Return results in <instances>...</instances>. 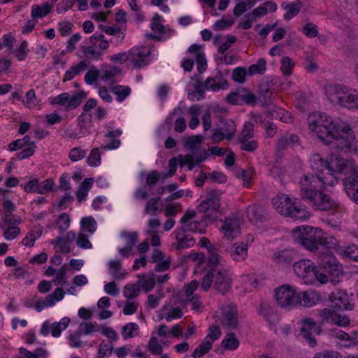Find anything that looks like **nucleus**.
Instances as JSON below:
<instances>
[{"label": "nucleus", "mask_w": 358, "mask_h": 358, "mask_svg": "<svg viewBox=\"0 0 358 358\" xmlns=\"http://www.w3.org/2000/svg\"><path fill=\"white\" fill-rule=\"evenodd\" d=\"M311 169L317 174L304 175L299 181L300 195L316 210H335L336 220L329 217L327 222L330 227L336 229L341 222L342 208L317 187H332L338 182L341 174L347 176L343 179L344 189L348 196L358 204V166L352 161H346L337 155L331 154L327 159L320 155H313L309 160Z\"/></svg>", "instance_id": "nucleus-1"}, {"label": "nucleus", "mask_w": 358, "mask_h": 358, "mask_svg": "<svg viewBox=\"0 0 358 358\" xmlns=\"http://www.w3.org/2000/svg\"><path fill=\"white\" fill-rule=\"evenodd\" d=\"M308 129L325 144L334 142L336 149L345 154L358 153V141L346 122L335 120L322 113H313L307 118Z\"/></svg>", "instance_id": "nucleus-2"}, {"label": "nucleus", "mask_w": 358, "mask_h": 358, "mask_svg": "<svg viewBox=\"0 0 358 358\" xmlns=\"http://www.w3.org/2000/svg\"><path fill=\"white\" fill-rule=\"evenodd\" d=\"M293 271L306 285H313L316 282L322 285L329 282L337 284L343 275V266L334 257H328L319 267L310 259L297 261L293 264Z\"/></svg>", "instance_id": "nucleus-3"}, {"label": "nucleus", "mask_w": 358, "mask_h": 358, "mask_svg": "<svg viewBox=\"0 0 358 358\" xmlns=\"http://www.w3.org/2000/svg\"><path fill=\"white\" fill-rule=\"evenodd\" d=\"M324 94L334 106L352 111H358V90L343 84L326 86Z\"/></svg>", "instance_id": "nucleus-4"}, {"label": "nucleus", "mask_w": 358, "mask_h": 358, "mask_svg": "<svg viewBox=\"0 0 358 358\" xmlns=\"http://www.w3.org/2000/svg\"><path fill=\"white\" fill-rule=\"evenodd\" d=\"M273 208L281 215L296 220H306L310 217L307 207L294 196L279 193L271 201Z\"/></svg>", "instance_id": "nucleus-5"}, {"label": "nucleus", "mask_w": 358, "mask_h": 358, "mask_svg": "<svg viewBox=\"0 0 358 358\" xmlns=\"http://www.w3.org/2000/svg\"><path fill=\"white\" fill-rule=\"evenodd\" d=\"M322 235V229L310 225H300L292 231L293 241L310 252H315L319 249V241Z\"/></svg>", "instance_id": "nucleus-6"}, {"label": "nucleus", "mask_w": 358, "mask_h": 358, "mask_svg": "<svg viewBox=\"0 0 358 358\" xmlns=\"http://www.w3.org/2000/svg\"><path fill=\"white\" fill-rule=\"evenodd\" d=\"M273 296L279 307L285 310L296 308V287L282 285L274 289Z\"/></svg>", "instance_id": "nucleus-7"}, {"label": "nucleus", "mask_w": 358, "mask_h": 358, "mask_svg": "<svg viewBox=\"0 0 358 358\" xmlns=\"http://www.w3.org/2000/svg\"><path fill=\"white\" fill-rule=\"evenodd\" d=\"M90 45L83 48L85 59L99 60L103 55V51L109 48V42L105 36L99 33H94L89 38Z\"/></svg>", "instance_id": "nucleus-8"}, {"label": "nucleus", "mask_w": 358, "mask_h": 358, "mask_svg": "<svg viewBox=\"0 0 358 358\" xmlns=\"http://www.w3.org/2000/svg\"><path fill=\"white\" fill-rule=\"evenodd\" d=\"M189 57L185 59L182 63L184 70L190 71L195 61L198 71L203 72L206 69L207 62L203 47L195 44L192 45L189 48Z\"/></svg>", "instance_id": "nucleus-9"}, {"label": "nucleus", "mask_w": 358, "mask_h": 358, "mask_svg": "<svg viewBox=\"0 0 358 358\" xmlns=\"http://www.w3.org/2000/svg\"><path fill=\"white\" fill-rule=\"evenodd\" d=\"M203 157H197L190 155H179L178 157H174L170 159L169 162V171L165 175L166 178L171 177L176 173L178 165L180 167L187 166V170H192L195 166L203 162L207 156V152L204 150Z\"/></svg>", "instance_id": "nucleus-10"}, {"label": "nucleus", "mask_w": 358, "mask_h": 358, "mask_svg": "<svg viewBox=\"0 0 358 358\" xmlns=\"http://www.w3.org/2000/svg\"><path fill=\"white\" fill-rule=\"evenodd\" d=\"M213 317L215 322H220L229 329H235L238 325V313L236 307L233 304L224 305L217 310Z\"/></svg>", "instance_id": "nucleus-11"}, {"label": "nucleus", "mask_w": 358, "mask_h": 358, "mask_svg": "<svg viewBox=\"0 0 358 358\" xmlns=\"http://www.w3.org/2000/svg\"><path fill=\"white\" fill-rule=\"evenodd\" d=\"M207 219L208 218L204 215L196 218L194 211H187L180 220L182 229L200 234H204L207 227Z\"/></svg>", "instance_id": "nucleus-12"}, {"label": "nucleus", "mask_w": 358, "mask_h": 358, "mask_svg": "<svg viewBox=\"0 0 358 358\" xmlns=\"http://www.w3.org/2000/svg\"><path fill=\"white\" fill-rule=\"evenodd\" d=\"M193 86L194 90L192 92H189V96L193 99L192 96L194 94H197L195 96H196L197 99H200L203 96V93L206 90L217 92L227 88L229 84L224 79L208 78L204 83L196 82L193 84Z\"/></svg>", "instance_id": "nucleus-13"}, {"label": "nucleus", "mask_w": 358, "mask_h": 358, "mask_svg": "<svg viewBox=\"0 0 358 358\" xmlns=\"http://www.w3.org/2000/svg\"><path fill=\"white\" fill-rule=\"evenodd\" d=\"M298 324L300 326V335L310 347L316 346L317 341L313 336L321 334V326L317 324L313 319L308 317L301 319Z\"/></svg>", "instance_id": "nucleus-14"}, {"label": "nucleus", "mask_w": 358, "mask_h": 358, "mask_svg": "<svg viewBox=\"0 0 358 358\" xmlns=\"http://www.w3.org/2000/svg\"><path fill=\"white\" fill-rule=\"evenodd\" d=\"M220 206L218 194L215 191H211L208 194L206 199L199 204V210L204 213V216L209 220H215L218 218L217 212Z\"/></svg>", "instance_id": "nucleus-15"}, {"label": "nucleus", "mask_w": 358, "mask_h": 358, "mask_svg": "<svg viewBox=\"0 0 358 358\" xmlns=\"http://www.w3.org/2000/svg\"><path fill=\"white\" fill-rule=\"evenodd\" d=\"M221 336V331L217 326H210L208 329L207 336L199 345L192 353V357L199 358L206 355L211 349L214 342Z\"/></svg>", "instance_id": "nucleus-16"}, {"label": "nucleus", "mask_w": 358, "mask_h": 358, "mask_svg": "<svg viewBox=\"0 0 358 358\" xmlns=\"http://www.w3.org/2000/svg\"><path fill=\"white\" fill-rule=\"evenodd\" d=\"M152 50L148 47H134L129 51V62L135 68H141L149 64Z\"/></svg>", "instance_id": "nucleus-17"}, {"label": "nucleus", "mask_w": 358, "mask_h": 358, "mask_svg": "<svg viewBox=\"0 0 358 358\" xmlns=\"http://www.w3.org/2000/svg\"><path fill=\"white\" fill-rule=\"evenodd\" d=\"M329 300L331 306L338 310H352L355 306L352 303V296L345 290L337 289L332 292L329 295Z\"/></svg>", "instance_id": "nucleus-18"}, {"label": "nucleus", "mask_w": 358, "mask_h": 358, "mask_svg": "<svg viewBox=\"0 0 358 358\" xmlns=\"http://www.w3.org/2000/svg\"><path fill=\"white\" fill-rule=\"evenodd\" d=\"M70 322L71 319L69 317H64L59 322L53 323L45 321L42 324L40 332L43 336L51 333L53 337L58 338L61 336L62 332L66 329Z\"/></svg>", "instance_id": "nucleus-19"}, {"label": "nucleus", "mask_w": 358, "mask_h": 358, "mask_svg": "<svg viewBox=\"0 0 358 358\" xmlns=\"http://www.w3.org/2000/svg\"><path fill=\"white\" fill-rule=\"evenodd\" d=\"M321 323H329L339 327H347L350 324V320L346 315L338 314L335 310L325 308L318 312Z\"/></svg>", "instance_id": "nucleus-20"}, {"label": "nucleus", "mask_w": 358, "mask_h": 358, "mask_svg": "<svg viewBox=\"0 0 358 358\" xmlns=\"http://www.w3.org/2000/svg\"><path fill=\"white\" fill-rule=\"evenodd\" d=\"M220 231L227 239H234L241 235L240 221L236 217H227L221 221Z\"/></svg>", "instance_id": "nucleus-21"}, {"label": "nucleus", "mask_w": 358, "mask_h": 358, "mask_svg": "<svg viewBox=\"0 0 358 358\" xmlns=\"http://www.w3.org/2000/svg\"><path fill=\"white\" fill-rule=\"evenodd\" d=\"M320 301V294L313 289L299 292L296 288V307H312Z\"/></svg>", "instance_id": "nucleus-22"}, {"label": "nucleus", "mask_w": 358, "mask_h": 358, "mask_svg": "<svg viewBox=\"0 0 358 358\" xmlns=\"http://www.w3.org/2000/svg\"><path fill=\"white\" fill-rule=\"evenodd\" d=\"M213 282L217 289L222 293L228 291L231 287V276L226 268L213 269Z\"/></svg>", "instance_id": "nucleus-23"}, {"label": "nucleus", "mask_w": 358, "mask_h": 358, "mask_svg": "<svg viewBox=\"0 0 358 358\" xmlns=\"http://www.w3.org/2000/svg\"><path fill=\"white\" fill-rule=\"evenodd\" d=\"M296 258V252L292 249L275 250L272 255L273 262L278 266L286 267Z\"/></svg>", "instance_id": "nucleus-24"}, {"label": "nucleus", "mask_w": 358, "mask_h": 358, "mask_svg": "<svg viewBox=\"0 0 358 358\" xmlns=\"http://www.w3.org/2000/svg\"><path fill=\"white\" fill-rule=\"evenodd\" d=\"M182 315V310L179 307L174 306L170 303H166L158 312L159 319H164L168 322L180 319Z\"/></svg>", "instance_id": "nucleus-25"}, {"label": "nucleus", "mask_w": 358, "mask_h": 358, "mask_svg": "<svg viewBox=\"0 0 358 358\" xmlns=\"http://www.w3.org/2000/svg\"><path fill=\"white\" fill-rule=\"evenodd\" d=\"M240 341L234 333L227 334L220 345L215 351L217 353L222 354L224 351H234L238 348Z\"/></svg>", "instance_id": "nucleus-26"}, {"label": "nucleus", "mask_w": 358, "mask_h": 358, "mask_svg": "<svg viewBox=\"0 0 358 358\" xmlns=\"http://www.w3.org/2000/svg\"><path fill=\"white\" fill-rule=\"evenodd\" d=\"M121 236L125 243H127V245L124 248H119L118 252L120 255L127 257L132 253L134 247L137 242V234L136 233L122 232Z\"/></svg>", "instance_id": "nucleus-27"}, {"label": "nucleus", "mask_w": 358, "mask_h": 358, "mask_svg": "<svg viewBox=\"0 0 358 358\" xmlns=\"http://www.w3.org/2000/svg\"><path fill=\"white\" fill-rule=\"evenodd\" d=\"M157 334L164 338H174L182 336V329L179 324L173 325L171 329L166 324H160L157 329Z\"/></svg>", "instance_id": "nucleus-28"}, {"label": "nucleus", "mask_w": 358, "mask_h": 358, "mask_svg": "<svg viewBox=\"0 0 358 358\" xmlns=\"http://www.w3.org/2000/svg\"><path fill=\"white\" fill-rule=\"evenodd\" d=\"M199 287V282L196 280H192L185 288V301L192 302V309L199 311L201 308V303L196 298V295H193L195 290Z\"/></svg>", "instance_id": "nucleus-29"}, {"label": "nucleus", "mask_w": 358, "mask_h": 358, "mask_svg": "<svg viewBox=\"0 0 358 358\" xmlns=\"http://www.w3.org/2000/svg\"><path fill=\"white\" fill-rule=\"evenodd\" d=\"M43 231V227L41 225L34 226L29 230L26 236L22 240V244L28 248L34 245L35 242L41 236Z\"/></svg>", "instance_id": "nucleus-30"}, {"label": "nucleus", "mask_w": 358, "mask_h": 358, "mask_svg": "<svg viewBox=\"0 0 358 358\" xmlns=\"http://www.w3.org/2000/svg\"><path fill=\"white\" fill-rule=\"evenodd\" d=\"M321 236L320 241H319V247L323 246L328 250H334L338 255L339 249L342 248V246L339 245L338 241L334 236L328 234L323 229Z\"/></svg>", "instance_id": "nucleus-31"}, {"label": "nucleus", "mask_w": 358, "mask_h": 358, "mask_svg": "<svg viewBox=\"0 0 358 358\" xmlns=\"http://www.w3.org/2000/svg\"><path fill=\"white\" fill-rule=\"evenodd\" d=\"M176 233V238L178 241L176 248L178 249L190 248L194 245V239L190 235L186 234L185 230L180 229Z\"/></svg>", "instance_id": "nucleus-32"}, {"label": "nucleus", "mask_w": 358, "mask_h": 358, "mask_svg": "<svg viewBox=\"0 0 358 358\" xmlns=\"http://www.w3.org/2000/svg\"><path fill=\"white\" fill-rule=\"evenodd\" d=\"M152 259L154 262L157 263L156 269L159 271L166 270L170 265V257H166L164 254L159 250H155Z\"/></svg>", "instance_id": "nucleus-33"}, {"label": "nucleus", "mask_w": 358, "mask_h": 358, "mask_svg": "<svg viewBox=\"0 0 358 358\" xmlns=\"http://www.w3.org/2000/svg\"><path fill=\"white\" fill-rule=\"evenodd\" d=\"M162 17L158 14H155L152 22L150 24V27L152 30L158 34L157 36H152V34H149L148 36L152 38H163L165 34L164 27L162 24Z\"/></svg>", "instance_id": "nucleus-34"}, {"label": "nucleus", "mask_w": 358, "mask_h": 358, "mask_svg": "<svg viewBox=\"0 0 358 358\" xmlns=\"http://www.w3.org/2000/svg\"><path fill=\"white\" fill-rule=\"evenodd\" d=\"M96 306L97 308L100 310L97 315L100 320L108 319L112 316V312L108 310V308L110 306V301L108 297L103 296L99 299Z\"/></svg>", "instance_id": "nucleus-35"}, {"label": "nucleus", "mask_w": 358, "mask_h": 358, "mask_svg": "<svg viewBox=\"0 0 358 358\" xmlns=\"http://www.w3.org/2000/svg\"><path fill=\"white\" fill-rule=\"evenodd\" d=\"M248 244L236 243L234 244L231 250V257L236 261L244 260L248 256Z\"/></svg>", "instance_id": "nucleus-36"}, {"label": "nucleus", "mask_w": 358, "mask_h": 358, "mask_svg": "<svg viewBox=\"0 0 358 358\" xmlns=\"http://www.w3.org/2000/svg\"><path fill=\"white\" fill-rule=\"evenodd\" d=\"M281 6L286 10V13L284 14V18L286 20H289L299 13L301 8V2L297 0L292 3H283Z\"/></svg>", "instance_id": "nucleus-37"}, {"label": "nucleus", "mask_w": 358, "mask_h": 358, "mask_svg": "<svg viewBox=\"0 0 358 358\" xmlns=\"http://www.w3.org/2000/svg\"><path fill=\"white\" fill-rule=\"evenodd\" d=\"M19 352L16 358H48L49 357V352L44 348H37L34 352H30L22 348Z\"/></svg>", "instance_id": "nucleus-38"}, {"label": "nucleus", "mask_w": 358, "mask_h": 358, "mask_svg": "<svg viewBox=\"0 0 358 358\" xmlns=\"http://www.w3.org/2000/svg\"><path fill=\"white\" fill-rule=\"evenodd\" d=\"M276 9L277 5L275 3L268 1L256 8L251 13V17L255 20L256 18L261 17L266 15L268 12H274Z\"/></svg>", "instance_id": "nucleus-39"}, {"label": "nucleus", "mask_w": 358, "mask_h": 358, "mask_svg": "<svg viewBox=\"0 0 358 358\" xmlns=\"http://www.w3.org/2000/svg\"><path fill=\"white\" fill-rule=\"evenodd\" d=\"M108 269L110 274L115 279H123L128 275L127 271L122 268L121 263L117 260L109 261Z\"/></svg>", "instance_id": "nucleus-40"}, {"label": "nucleus", "mask_w": 358, "mask_h": 358, "mask_svg": "<svg viewBox=\"0 0 358 358\" xmlns=\"http://www.w3.org/2000/svg\"><path fill=\"white\" fill-rule=\"evenodd\" d=\"M52 6L45 3L43 4H34L31 6V16L33 18H43L50 13Z\"/></svg>", "instance_id": "nucleus-41"}, {"label": "nucleus", "mask_w": 358, "mask_h": 358, "mask_svg": "<svg viewBox=\"0 0 358 358\" xmlns=\"http://www.w3.org/2000/svg\"><path fill=\"white\" fill-rule=\"evenodd\" d=\"M209 253V259L208 263L209 266L212 268L211 271L213 269L218 268H224V260L222 257L217 253V251L214 248H210L208 249Z\"/></svg>", "instance_id": "nucleus-42"}, {"label": "nucleus", "mask_w": 358, "mask_h": 358, "mask_svg": "<svg viewBox=\"0 0 358 358\" xmlns=\"http://www.w3.org/2000/svg\"><path fill=\"white\" fill-rule=\"evenodd\" d=\"M93 183V178H85L83 181L76 194V197L78 202H82L86 199L88 192L92 188Z\"/></svg>", "instance_id": "nucleus-43"}, {"label": "nucleus", "mask_w": 358, "mask_h": 358, "mask_svg": "<svg viewBox=\"0 0 358 358\" xmlns=\"http://www.w3.org/2000/svg\"><path fill=\"white\" fill-rule=\"evenodd\" d=\"M87 67V59L72 66L65 73V80H71L76 76L84 71Z\"/></svg>", "instance_id": "nucleus-44"}, {"label": "nucleus", "mask_w": 358, "mask_h": 358, "mask_svg": "<svg viewBox=\"0 0 358 358\" xmlns=\"http://www.w3.org/2000/svg\"><path fill=\"white\" fill-rule=\"evenodd\" d=\"M338 255L358 262V245L342 246L341 249H339Z\"/></svg>", "instance_id": "nucleus-45"}, {"label": "nucleus", "mask_w": 358, "mask_h": 358, "mask_svg": "<svg viewBox=\"0 0 358 358\" xmlns=\"http://www.w3.org/2000/svg\"><path fill=\"white\" fill-rule=\"evenodd\" d=\"M81 232L93 234L96 230V222L92 217L88 216L83 217L80 221Z\"/></svg>", "instance_id": "nucleus-46"}, {"label": "nucleus", "mask_w": 358, "mask_h": 358, "mask_svg": "<svg viewBox=\"0 0 358 358\" xmlns=\"http://www.w3.org/2000/svg\"><path fill=\"white\" fill-rule=\"evenodd\" d=\"M139 334V327L136 323L129 322L125 324L122 330V336L124 339L134 338Z\"/></svg>", "instance_id": "nucleus-47"}, {"label": "nucleus", "mask_w": 358, "mask_h": 358, "mask_svg": "<svg viewBox=\"0 0 358 358\" xmlns=\"http://www.w3.org/2000/svg\"><path fill=\"white\" fill-rule=\"evenodd\" d=\"M159 176V173L155 171L149 173H146L145 171H141L139 173L138 178L141 182H143L145 180L148 185L147 186L151 187L152 185L155 184L158 181Z\"/></svg>", "instance_id": "nucleus-48"}, {"label": "nucleus", "mask_w": 358, "mask_h": 358, "mask_svg": "<svg viewBox=\"0 0 358 358\" xmlns=\"http://www.w3.org/2000/svg\"><path fill=\"white\" fill-rule=\"evenodd\" d=\"M295 62L289 57L285 56L280 61V70L283 75L290 76L295 67Z\"/></svg>", "instance_id": "nucleus-49"}, {"label": "nucleus", "mask_w": 358, "mask_h": 358, "mask_svg": "<svg viewBox=\"0 0 358 358\" xmlns=\"http://www.w3.org/2000/svg\"><path fill=\"white\" fill-rule=\"evenodd\" d=\"M260 314L266 321L272 325H275L279 322L278 315L270 308H262Z\"/></svg>", "instance_id": "nucleus-50"}, {"label": "nucleus", "mask_w": 358, "mask_h": 358, "mask_svg": "<svg viewBox=\"0 0 358 358\" xmlns=\"http://www.w3.org/2000/svg\"><path fill=\"white\" fill-rule=\"evenodd\" d=\"M189 113L191 115L189 127L190 129H194L200 124L199 117L201 114V108L197 105L194 106L189 109Z\"/></svg>", "instance_id": "nucleus-51"}, {"label": "nucleus", "mask_w": 358, "mask_h": 358, "mask_svg": "<svg viewBox=\"0 0 358 358\" xmlns=\"http://www.w3.org/2000/svg\"><path fill=\"white\" fill-rule=\"evenodd\" d=\"M80 332L83 335H90L94 332H99L101 326L96 322H83L78 326Z\"/></svg>", "instance_id": "nucleus-52"}, {"label": "nucleus", "mask_w": 358, "mask_h": 358, "mask_svg": "<svg viewBox=\"0 0 358 358\" xmlns=\"http://www.w3.org/2000/svg\"><path fill=\"white\" fill-rule=\"evenodd\" d=\"M121 134H122V132L119 129L109 131L106 135V136L108 139H113V141H112L111 143H110L106 146H103V150H113V149L117 148L120 144V141L117 138L119 137L121 135Z\"/></svg>", "instance_id": "nucleus-53"}, {"label": "nucleus", "mask_w": 358, "mask_h": 358, "mask_svg": "<svg viewBox=\"0 0 358 358\" xmlns=\"http://www.w3.org/2000/svg\"><path fill=\"white\" fill-rule=\"evenodd\" d=\"M13 53L19 61L24 60L29 53L28 42L25 40L22 41L20 44L13 51Z\"/></svg>", "instance_id": "nucleus-54"}, {"label": "nucleus", "mask_w": 358, "mask_h": 358, "mask_svg": "<svg viewBox=\"0 0 358 358\" xmlns=\"http://www.w3.org/2000/svg\"><path fill=\"white\" fill-rule=\"evenodd\" d=\"M204 137L202 135H195L188 138L185 142V147L190 150L194 151L198 150L203 141Z\"/></svg>", "instance_id": "nucleus-55"}, {"label": "nucleus", "mask_w": 358, "mask_h": 358, "mask_svg": "<svg viewBox=\"0 0 358 358\" xmlns=\"http://www.w3.org/2000/svg\"><path fill=\"white\" fill-rule=\"evenodd\" d=\"M271 115L273 118L278 119L280 121L285 123L292 122V116L291 115V114L288 111L282 108H276L273 110L271 112Z\"/></svg>", "instance_id": "nucleus-56"}, {"label": "nucleus", "mask_w": 358, "mask_h": 358, "mask_svg": "<svg viewBox=\"0 0 358 358\" xmlns=\"http://www.w3.org/2000/svg\"><path fill=\"white\" fill-rule=\"evenodd\" d=\"M113 92L117 96L118 101H123L131 93V89L128 86L116 85L112 89Z\"/></svg>", "instance_id": "nucleus-57"}, {"label": "nucleus", "mask_w": 358, "mask_h": 358, "mask_svg": "<svg viewBox=\"0 0 358 358\" xmlns=\"http://www.w3.org/2000/svg\"><path fill=\"white\" fill-rule=\"evenodd\" d=\"M266 62L264 59H259L256 64L250 66L248 69L249 75L262 74L266 71Z\"/></svg>", "instance_id": "nucleus-58"}, {"label": "nucleus", "mask_w": 358, "mask_h": 358, "mask_svg": "<svg viewBox=\"0 0 358 358\" xmlns=\"http://www.w3.org/2000/svg\"><path fill=\"white\" fill-rule=\"evenodd\" d=\"M83 333L80 332V328L74 332H69L68 334V343L71 348H79L82 345V341L80 339Z\"/></svg>", "instance_id": "nucleus-59"}, {"label": "nucleus", "mask_w": 358, "mask_h": 358, "mask_svg": "<svg viewBox=\"0 0 358 358\" xmlns=\"http://www.w3.org/2000/svg\"><path fill=\"white\" fill-rule=\"evenodd\" d=\"M23 103L28 108H34L40 104L34 90H30L27 92Z\"/></svg>", "instance_id": "nucleus-60"}, {"label": "nucleus", "mask_w": 358, "mask_h": 358, "mask_svg": "<svg viewBox=\"0 0 358 358\" xmlns=\"http://www.w3.org/2000/svg\"><path fill=\"white\" fill-rule=\"evenodd\" d=\"M245 284L246 292H251L258 287L259 281L257 276L255 274H251L244 276L242 279Z\"/></svg>", "instance_id": "nucleus-61"}, {"label": "nucleus", "mask_w": 358, "mask_h": 358, "mask_svg": "<svg viewBox=\"0 0 358 358\" xmlns=\"http://www.w3.org/2000/svg\"><path fill=\"white\" fill-rule=\"evenodd\" d=\"M262 210L256 205L250 206L246 210L247 217L252 222H255L261 218Z\"/></svg>", "instance_id": "nucleus-62"}, {"label": "nucleus", "mask_w": 358, "mask_h": 358, "mask_svg": "<svg viewBox=\"0 0 358 358\" xmlns=\"http://www.w3.org/2000/svg\"><path fill=\"white\" fill-rule=\"evenodd\" d=\"M235 20L229 17H222L220 20L215 22L213 26V29L215 31H220L231 27Z\"/></svg>", "instance_id": "nucleus-63"}, {"label": "nucleus", "mask_w": 358, "mask_h": 358, "mask_svg": "<svg viewBox=\"0 0 358 358\" xmlns=\"http://www.w3.org/2000/svg\"><path fill=\"white\" fill-rule=\"evenodd\" d=\"M238 94L241 98L242 103L254 104L256 101L254 94L245 88L238 89Z\"/></svg>", "instance_id": "nucleus-64"}]
</instances>
